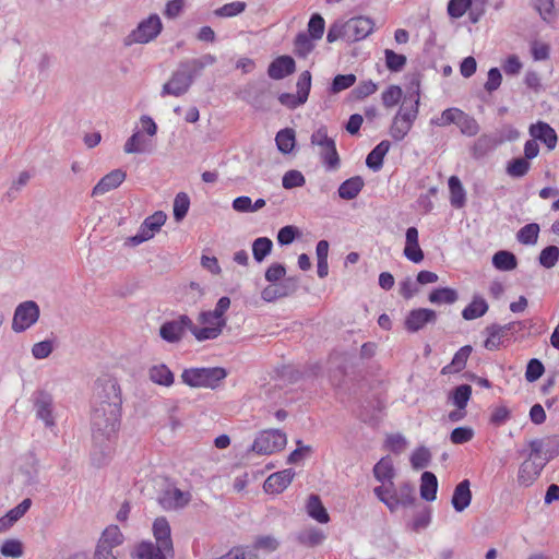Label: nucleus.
Returning <instances> with one entry per match:
<instances>
[{"instance_id": "f257e3e1", "label": "nucleus", "mask_w": 559, "mask_h": 559, "mask_svg": "<svg viewBox=\"0 0 559 559\" xmlns=\"http://www.w3.org/2000/svg\"><path fill=\"white\" fill-rule=\"evenodd\" d=\"M121 409L92 406L91 429L93 466L100 468L109 464L116 449L121 427Z\"/></svg>"}, {"instance_id": "f03ea898", "label": "nucleus", "mask_w": 559, "mask_h": 559, "mask_svg": "<svg viewBox=\"0 0 559 559\" xmlns=\"http://www.w3.org/2000/svg\"><path fill=\"white\" fill-rule=\"evenodd\" d=\"M227 376L228 370L224 367H193L182 371L181 381L190 388L215 390Z\"/></svg>"}, {"instance_id": "7ed1b4c3", "label": "nucleus", "mask_w": 559, "mask_h": 559, "mask_svg": "<svg viewBox=\"0 0 559 559\" xmlns=\"http://www.w3.org/2000/svg\"><path fill=\"white\" fill-rule=\"evenodd\" d=\"M515 326L534 328L533 319L513 321L504 325L491 323L485 328L484 333L487 338L484 341V347L488 350H497L500 346H508L512 340H515Z\"/></svg>"}, {"instance_id": "20e7f679", "label": "nucleus", "mask_w": 559, "mask_h": 559, "mask_svg": "<svg viewBox=\"0 0 559 559\" xmlns=\"http://www.w3.org/2000/svg\"><path fill=\"white\" fill-rule=\"evenodd\" d=\"M92 406L122 411L121 388L116 378L104 376L95 381Z\"/></svg>"}, {"instance_id": "39448f33", "label": "nucleus", "mask_w": 559, "mask_h": 559, "mask_svg": "<svg viewBox=\"0 0 559 559\" xmlns=\"http://www.w3.org/2000/svg\"><path fill=\"white\" fill-rule=\"evenodd\" d=\"M239 95L255 111L267 112L272 109L274 96L266 81L248 83Z\"/></svg>"}, {"instance_id": "423d86ee", "label": "nucleus", "mask_w": 559, "mask_h": 559, "mask_svg": "<svg viewBox=\"0 0 559 559\" xmlns=\"http://www.w3.org/2000/svg\"><path fill=\"white\" fill-rule=\"evenodd\" d=\"M163 28L159 15L152 13L140 21L138 26L123 38V45L129 47L133 44H148L160 35Z\"/></svg>"}, {"instance_id": "0eeeda50", "label": "nucleus", "mask_w": 559, "mask_h": 559, "mask_svg": "<svg viewBox=\"0 0 559 559\" xmlns=\"http://www.w3.org/2000/svg\"><path fill=\"white\" fill-rule=\"evenodd\" d=\"M390 493H384V498H380L379 501L383 503L391 513H394L399 508L416 507L418 499L416 497L415 485L409 480L403 481L389 490Z\"/></svg>"}, {"instance_id": "6e6552de", "label": "nucleus", "mask_w": 559, "mask_h": 559, "mask_svg": "<svg viewBox=\"0 0 559 559\" xmlns=\"http://www.w3.org/2000/svg\"><path fill=\"white\" fill-rule=\"evenodd\" d=\"M286 433L281 429H267L258 432L250 451L260 455H271L285 449Z\"/></svg>"}, {"instance_id": "1a4fd4ad", "label": "nucleus", "mask_w": 559, "mask_h": 559, "mask_svg": "<svg viewBox=\"0 0 559 559\" xmlns=\"http://www.w3.org/2000/svg\"><path fill=\"white\" fill-rule=\"evenodd\" d=\"M372 474L377 481L380 483L372 490L374 497L379 500L384 498V493H390L393 489L396 471L390 455L382 456L372 467Z\"/></svg>"}, {"instance_id": "9d476101", "label": "nucleus", "mask_w": 559, "mask_h": 559, "mask_svg": "<svg viewBox=\"0 0 559 559\" xmlns=\"http://www.w3.org/2000/svg\"><path fill=\"white\" fill-rule=\"evenodd\" d=\"M40 316V308L34 300H26L19 304L12 319V330L15 333L25 332L34 325Z\"/></svg>"}, {"instance_id": "9b49d317", "label": "nucleus", "mask_w": 559, "mask_h": 559, "mask_svg": "<svg viewBox=\"0 0 559 559\" xmlns=\"http://www.w3.org/2000/svg\"><path fill=\"white\" fill-rule=\"evenodd\" d=\"M300 285V276H286L275 285H269L261 292V298L266 302H274L278 299L293 296Z\"/></svg>"}, {"instance_id": "f8f14e48", "label": "nucleus", "mask_w": 559, "mask_h": 559, "mask_svg": "<svg viewBox=\"0 0 559 559\" xmlns=\"http://www.w3.org/2000/svg\"><path fill=\"white\" fill-rule=\"evenodd\" d=\"M192 320L188 314H179L177 319L167 320L159 326V336L167 343H179L186 333L190 331Z\"/></svg>"}, {"instance_id": "ddd939ff", "label": "nucleus", "mask_w": 559, "mask_h": 559, "mask_svg": "<svg viewBox=\"0 0 559 559\" xmlns=\"http://www.w3.org/2000/svg\"><path fill=\"white\" fill-rule=\"evenodd\" d=\"M33 405L36 412V417L45 423V426L50 428L56 425L53 412V397L46 390H37L33 394Z\"/></svg>"}, {"instance_id": "4468645a", "label": "nucleus", "mask_w": 559, "mask_h": 559, "mask_svg": "<svg viewBox=\"0 0 559 559\" xmlns=\"http://www.w3.org/2000/svg\"><path fill=\"white\" fill-rule=\"evenodd\" d=\"M438 316L433 309L416 308L412 309L404 320V329L409 333H416L428 324H435Z\"/></svg>"}, {"instance_id": "2eb2a0df", "label": "nucleus", "mask_w": 559, "mask_h": 559, "mask_svg": "<svg viewBox=\"0 0 559 559\" xmlns=\"http://www.w3.org/2000/svg\"><path fill=\"white\" fill-rule=\"evenodd\" d=\"M528 133L537 143L540 142L544 144L548 151L556 148L558 134L548 122L538 120L535 123H531L528 127Z\"/></svg>"}, {"instance_id": "dca6fc26", "label": "nucleus", "mask_w": 559, "mask_h": 559, "mask_svg": "<svg viewBox=\"0 0 559 559\" xmlns=\"http://www.w3.org/2000/svg\"><path fill=\"white\" fill-rule=\"evenodd\" d=\"M295 71V59L289 55H281L270 62L266 73L270 79L280 81L292 75Z\"/></svg>"}, {"instance_id": "f3484780", "label": "nucleus", "mask_w": 559, "mask_h": 559, "mask_svg": "<svg viewBox=\"0 0 559 559\" xmlns=\"http://www.w3.org/2000/svg\"><path fill=\"white\" fill-rule=\"evenodd\" d=\"M503 143V139H498L496 134H481L471 146L469 153L475 160H480L492 153L498 145Z\"/></svg>"}, {"instance_id": "a211bd4d", "label": "nucleus", "mask_w": 559, "mask_h": 559, "mask_svg": "<svg viewBox=\"0 0 559 559\" xmlns=\"http://www.w3.org/2000/svg\"><path fill=\"white\" fill-rule=\"evenodd\" d=\"M294 476L293 468L275 472L264 480L263 489L266 493H281L292 484Z\"/></svg>"}, {"instance_id": "6ab92c4d", "label": "nucleus", "mask_w": 559, "mask_h": 559, "mask_svg": "<svg viewBox=\"0 0 559 559\" xmlns=\"http://www.w3.org/2000/svg\"><path fill=\"white\" fill-rule=\"evenodd\" d=\"M191 86L190 76H187L183 71L178 69L173 73L170 80L163 85L160 95L163 97L167 95H173L176 97L182 96L186 94Z\"/></svg>"}, {"instance_id": "aec40b11", "label": "nucleus", "mask_w": 559, "mask_h": 559, "mask_svg": "<svg viewBox=\"0 0 559 559\" xmlns=\"http://www.w3.org/2000/svg\"><path fill=\"white\" fill-rule=\"evenodd\" d=\"M132 559H168L170 552H167L162 545L154 544L151 540L140 542L134 550L130 552Z\"/></svg>"}, {"instance_id": "412c9836", "label": "nucleus", "mask_w": 559, "mask_h": 559, "mask_svg": "<svg viewBox=\"0 0 559 559\" xmlns=\"http://www.w3.org/2000/svg\"><path fill=\"white\" fill-rule=\"evenodd\" d=\"M127 173L117 168L105 175L92 189V197L103 195L114 189H117L126 179Z\"/></svg>"}, {"instance_id": "4be33fe9", "label": "nucleus", "mask_w": 559, "mask_h": 559, "mask_svg": "<svg viewBox=\"0 0 559 559\" xmlns=\"http://www.w3.org/2000/svg\"><path fill=\"white\" fill-rule=\"evenodd\" d=\"M216 62V57L211 53H205L200 58H192L180 61L179 68L187 76H190L191 84L194 79L201 74L203 69L206 66L214 64Z\"/></svg>"}, {"instance_id": "5701e85b", "label": "nucleus", "mask_w": 559, "mask_h": 559, "mask_svg": "<svg viewBox=\"0 0 559 559\" xmlns=\"http://www.w3.org/2000/svg\"><path fill=\"white\" fill-rule=\"evenodd\" d=\"M153 535L158 545H162L167 552H170V557H174V544L171 539V528L165 516L156 518L153 522Z\"/></svg>"}, {"instance_id": "b1692460", "label": "nucleus", "mask_w": 559, "mask_h": 559, "mask_svg": "<svg viewBox=\"0 0 559 559\" xmlns=\"http://www.w3.org/2000/svg\"><path fill=\"white\" fill-rule=\"evenodd\" d=\"M472 499L473 493L471 490V481L465 478L455 486L451 498V504L455 512L461 513L469 507Z\"/></svg>"}, {"instance_id": "393cba45", "label": "nucleus", "mask_w": 559, "mask_h": 559, "mask_svg": "<svg viewBox=\"0 0 559 559\" xmlns=\"http://www.w3.org/2000/svg\"><path fill=\"white\" fill-rule=\"evenodd\" d=\"M19 471L24 477L25 487H36L39 484V461L34 453L26 456Z\"/></svg>"}, {"instance_id": "a878e982", "label": "nucleus", "mask_w": 559, "mask_h": 559, "mask_svg": "<svg viewBox=\"0 0 559 559\" xmlns=\"http://www.w3.org/2000/svg\"><path fill=\"white\" fill-rule=\"evenodd\" d=\"M391 148V142L389 140H382L379 142L366 157V166L377 173L380 171L384 164V158Z\"/></svg>"}, {"instance_id": "bb28decb", "label": "nucleus", "mask_w": 559, "mask_h": 559, "mask_svg": "<svg viewBox=\"0 0 559 559\" xmlns=\"http://www.w3.org/2000/svg\"><path fill=\"white\" fill-rule=\"evenodd\" d=\"M306 512L309 518L320 524H326L330 522V514L324 507L321 497L317 493L309 495L306 502Z\"/></svg>"}, {"instance_id": "cd10ccee", "label": "nucleus", "mask_w": 559, "mask_h": 559, "mask_svg": "<svg viewBox=\"0 0 559 559\" xmlns=\"http://www.w3.org/2000/svg\"><path fill=\"white\" fill-rule=\"evenodd\" d=\"M348 29L353 31V41H359L369 36L374 28V22L368 16H356L347 21Z\"/></svg>"}, {"instance_id": "c85d7f7f", "label": "nucleus", "mask_w": 559, "mask_h": 559, "mask_svg": "<svg viewBox=\"0 0 559 559\" xmlns=\"http://www.w3.org/2000/svg\"><path fill=\"white\" fill-rule=\"evenodd\" d=\"M365 181L361 176H353L344 180L337 188L340 199L350 201L361 192Z\"/></svg>"}, {"instance_id": "c756f323", "label": "nucleus", "mask_w": 559, "mask_h": 559, "mask_svg": "<svg viewBox=\"0 0 559 559\" xmlns=\"http://www.w3.org/2000/svg\"><path fill=\"white\" fill-rule=\"evenodd\" d=\"M438 492V478L430 472L425 471L420 476L419 493L420 498L427 502H432L437 499Z\"/></svg>"}, {"instance_id": "7c9ffc66", "label": "nucleus", "mask_w": 559, "mask_h": 559, "mask_svg": "<svg viewBox=\"0 0 559 559\" xmlns=\"http://www.w3.org/2000/svg\"><path fill=\"white\" fill-rule=\"evenodd\" d=\"M420 509L415 513L414 518L406 522V528L412 532H420L427 528L431 523L432 508L427 504L417 503Z\"/></svg>"}, {"instance_id": "2f4dec72", "label": "nucleus", "mask_w": 559, "mask_h": 559, "mask_svg": "<svg viewBox=\"0 0 559 559\" xmlns=\"http://www.w3.org/2000/svg\"><path fill=\"white\" fill-rule=\"evenodd\" d=\"M473 352L472 345L462 346L452 357L449 365L441 369V374H451L462 371L466 367L467 359Z\"/></svg>"}, {"instance_id": "473e14b6", "label": "nucleus", "mask_w": 559, "mask_h": 559, "mask_svg": "<svg viewBox=\"0 0 559 559\" xmlns=\"http://www.w3.org/2000/svg\"><path fill=\"white\" fill-rule=\"evenodd\" d=\"M473 389L467 383H462L453 386L448 394V402L453 404L456 408L466 409L471 400Z\"/></svg>"}, {"instance_id": "72a5a7b5", "label": "nucleus", "mask_w": 559, "mask_h": 559, "mask_svg": "<svg viewBox=\"0 0 559 559\" xmlns=\"http://www.w3.org/2000/svg\"><path fill=\"white\" fill-rule=\"evenodd\" d=\"M457 299V290L449 286L432 288L428 294V300L433 305H453Z\"/></svg>"}, {"instance_id": "f704fd0d", "label": "nucleus", "mask_w": 559, "mask_h": 559, "mask_svg": "<svg viewBox=\"0 0 559 559\" xmlns=\"http://www.w3.org/2000/svg\"><path fill=\"white\" fill-rule=\"evenodd\" d=\"M489 305L486 299L475 295L472 301L462 310V317L466 321L476 320L487 313Z\"/></svg>"}, {"instance_id": "c9c22d12", "label": "nucleus", "mask_w": 559, "mask_h": 559, "mask_svg": "<svg viewBox=\"0 0 559 559\" xmlns=\"http://www.w3.org/2000/svg\"><path fill=\"white\" fill-rule=\"evenodd\" d=\"M448 187L450 192V204L454 209H462L466 204V192L462 185L461 179L453 175L448 180Z\"/></svg>"}, {"instance_id": "e433bc0d", "label": "nucleus", "mask_w": 559, "mask_h": 559, "mask_svg": "<svg viewBox=\"0 0 559 559\" xmlns=\"http://www.w3.org/2000/svg\"><path fill=\"white\" fill-rule=\"evenodd\" d=\"M325 538L326 536L323 531L317 527L300 531L295 536V539L299 545L309 548H314L321 545Z\"/></svg>"}, {"instance_id": "4c0bfd02", "label": "nucleus", "mask_w": 559, "mask_h": 559, "mask_svg": "<svg viewBox=\"0 0 559 559\" xmlns=\"http://www.w3.org/2000/svg\"><path fill=\"white\" fill-rule=\"evenodd\" d=\"M148 378L153 383L167 388L175 382L174 372L165 364L152 366L148 369Z\"/></svg>"}, {"instance_id": "58836bf2", "label": "nucleus", "mask_w": 559, "mask_h": 559, "mask_svg": "<svg viewBox=\"0 0 559 559\" xmlns=\"http://www.w3.org/2000/svg\"><path fill=\"white\" fill-rule=\"evenodd\" d=\"M225 328V322L222 320L219 322H215L212 326H198L192 322L190 332L199 342H204L209 340L217 338Z\"/></svg>"}, {"instance_id": "ea45409f", "label": "nucleus", "mask_w": 559, "mask_h": 559, "mask_svg": "<svg viewBox=\"0 0 559 559\" xmlns=\"http://www.w3.org/2000/svg\"><path fill=\"white\" fill-rule=\"evenodd\" d=\"M275 143L277 150L284 154L288 155L293 153L296 147V132L292 128L281 129L275 136Z\"/></svg>"}, {"instance_id": "a19ab883", "label": "nucleus", "mask_w": 559, "mask_h": 559, "mask_svg": "<svg viewBox=\"0 0 559 559\" xmlns=\"http://www.w3.org/2000/svg\"><path fill=\"white\" fill-rule=\"evenodd\" d=\"M491 263L496 270L508 272L516 269L518 258L511 251L499 250L492 255Z\"/></svg>"}, {"instance_id": "79ce46f5", "label": "nucleus", "mask_w": 559, "mask_h": 559, "mask_svg": "<svg viewBox=\"0 0 559 559\" xmlns=\"http://www.w3.org/2000/svg\"><path fill=\"white\" fill-rule=\"evenodd\" d=\"M321 152V162L326 170H335L341 165V158L336 150L335 141L332 140L328 144H324Z\"/></svg>"}, {"instance_id": "37998d69", "label": "nucleus", "mask_w": 559, "mask_h": 559, "mask_svg": "<svg viewBox=\"0 0 559 559\" xmlns=\"http://www.w3.org/2000/svg\"><path fill=\"white\" fill-rule=\"evenodd\" d=\"M531 163L522 156L513 157L508 160L506 166V173L513 179H520L527 175L531 169Z\"/></svg>"}, {"instance_id": "c03bdc74", "label": "nucleus", "mask_w": 559, "mask_h": 559, "mask_svg": "<svg viewBox=\"0 0 559 559\" xmlns=\"http://www.w3.org/2000/svg\"><path fill=\"white\" fill-rule=\"evenodd\" d=\"M272 250L273 241L269 237H258L252 241V255L257 263H262Z\"/></svg>"}, {"instance_id": "a18cd8bd", "label": "nucleus", "mask_w": 559, "mask_h": 559, "mask_svg": "<svg viewBox=\"0 0 559 559\" xmlns=\"http://www.w3.org/2000/svg\"><path fill=\"white\" fill-rule=\"evenodd\" d=\"M124 540L123 534L117 525H109L104 530L97 545L105 547L120 546Z\"/></svg>"}, {"instance_id": "49530a36", "label": "nucleus", "mask_w": 559, "mask_h": 559, "mask_svg": "<svg viewBox=\"0 0 559 559\" xmlns=\"http://www.w3.org/2000/svg\"><path fill=\"white\" fill-rule=\"evenodd\" d=\"M314 38L306 32H299L294 39V52L299 58H306L314 49Z\"/></svg>"}, {"instance_id": "de8ad7c7", "label": "nucleus", "mask_w": 559, "mask_h": 559, "mask_svg": "<svg viewBox=\"0 0 559 559\" xmlns=\"http://www.w3.org/2000/svg\"><path fill=\"white\" fill-rule=\"evenodd\" d=\"M540 227L537 223H528L521 227L516 233V239L525 246H533L538 240Z\"/></svg>"}, {"instance_id": "09e8293b", "label": "nucleus", "mask_w": 559, "mask_h": 559, "mask_svg": "<svg viewBox=\"0 0 559 559\" xmlns=\"http://www.w3.org/2000/svg\"><path fill=\"white\" fill-rule=\"evenodd\" d=\"M378 90V84L372 80L361 81L356 87H354L348 94L349 102H359L366 97L374 94Z\"/></svg>"}, {"instance_id": "8fccbe9b", "label": "nucleus", "mask_w": 559, "mask_h": 559, "mask_svg": "<svg viewBox=\"0 0 559 559\" xmlns=\"http://www.w3.org/2000/svg\"><path fill=\"white\" fill-rule=\"evenodd\" d=\"M190 209V198L186 192H178L174 199L173 216L175 222L185 219Z\"/></svg>"}, {"instance_id": "3c124183", "label": "nucleus", "mask_w": 559, "mask_h": 559, "mask_svg": "<svg viewBox=\"0 0 559 559\" xmlns=\"http://www.w3.org/2000/svg\"><path fill=\"white\" fill-rule=\"evenodd\" d=\"M384 62L386 69L390 72L397 73L405 68L407 63V58L403 53H399L392 49L386 48L384 49Z\"/></svg>"}, {"instance_id": "603ef678", "label": "nucleus", "mask_w": 559, "mask_h": 559, "mask_svg": "<svg viewBox=\"0 0 559 559\" xmlns=\"http://www.w3.org/2000/svg\"><path fill=\"white\" fill-rule=\"evenodd\" d=\"M431 461V453L429 449L425 445L417 447L413 453L411 454L409 462L411 466L415 471H420L426 468Z\"/></svg>"}, {"instance_id": "864d4df0", "label": "nucleus", "mask_w": 559, "mask_h": 559, "mask_svg": "<svg viewBox=\"0 0 559 559\" xmlns=\"http://www.w3.org/2000/svg\"><path fill=\"white\" fill-rule=\"evenodd\" d=\"M0 554L5 558H20L24 555V544L17 538H8L0 545Z\"/></svg>"}, {"instance_id": "5fc2aeb1", "label": "nucleus", "mask_w": 559, "mask_h": 559, "mask_svg": "<svg viewBox=\"0 0 559 559\" xmlns=\"http://www.w3.org/2000/svg\"><path fill=\"white\" fill-rule=\"evenodd\" d=\"M538 264L545 269H552L559 261V247L546 246L537 257Z\"/></svg>"}, {"instance_id": "6e6d98bb", "label": "nucleus", "mask_w": 559, "mask_h": 559, "mask_svg": "<svg viewBox=\"0 0 559 559\" xmlns=\"http://www.w3.org/2000/svg\"><path fill=\"white\" fill-rule=\"evenodd\" d=\"M167 219V215L163 211H156L152 215L147 216L143 223L141 224L140 228L143 231H146L147 234L152 233L153 236L155 233L159 231L162 226L165 224Z\"/></svg>"}, {"instance_id": "4d7b16f0", "label": "nucleus", "mask_w": 559, "mask_h": 559, "mask_svg": "<svg viewBox=\"0 0 559 559\" xmlns=\"http://www.w3.org/2000/svg\"><path fill=\"white\" fill-rule=\"evenodd\" d=\"M533 5L540 19L547 24L552 23L557 17L555 0H534Z\"/></svg>"}, {"instance_id": "13d9d810", "label": "nucleus", "mask_w": 559, "mask_h": 559, "mask_svg": "<svg viewBox=\"0 0 559 559\" xmlns=\"http://www.w3.org/2000/svg\"><path fill=\"white\" fill-rule=\"evenodd\" d=\"M407 97L404 98L403 105L400 107L399 111L394 117H397V120H402L405 123H409L413 127L414 121L416 120L418 112H419V105L418 98L415 100H411L412 105L409 108L406 107L407 104Z\"/></svg>"}, {"instance_id": "bf43d9fd", "label": "nucleus", "mask_w": 559, "mask_h": 559, "mask_svg": "<svg viewBox=\"0 0 559 559\" xmlns=\"http://www.w3.org/2000/svg\"><path fill=\"white\" fill-rule=\"evenodd\" d=\"M302 236L299 227L295 225H285L277 231V242L280 246H289Z\"/></svg>"}, {"instance_id": "052dcab7", "label": "nucleus", "mask_w": 559, "mask_h": 559, "mask_svg": "<svg viewBox=\"0 0 559 559\" xmlns=\"http://www.w3.org/2000/svg\"><path fill=\"white\" fill-rule=\"evenodd\" d=\"M356 80L357 78L354 73L336 74L329 86V93L337 94L347 90L356 83Z\"/></svg>"}, {"instance_id": "680f3d73", "label": "nucleus", "mask_w": 559, "mask_h": 559, "mask_svg": "<svg viewBox=\"0 0 559 559\" xmlns=\"http://www.w3.org/2000/svg\"><path fill=\"white\" fill-rule=\"evenodd\" d=\"M325 29V21L323 16L314 12L310 15V19L308 21L307 25V34L310 35L316 40H319L322 38Z\"/></svg>"}, {"instance_id": "e2e57ef3", "label": "nucleus", "mask_w": 559, "mask_h": 559, "mask_svg": "<svg viewBox=\"0 0 559 559\" xmlns=\"http://www.w3.org/2000/svg\"><path fill=\"white\" fill-rule=\"evenodd\" d=\"M456 126L460 128L461 133L467 136L476 135L480 129L476 119L464 111H462Z\"/></svg>"}, {"instance_id": "0e129e2a", "label": "nucleus", "mask_w": 559, "mask_h": 559, "mask_svg": "<svg viewBox=\"0 0 559 559\" xmlns=\"http://www.w3.org/2000/svg\"><path fill=\"white\" fill-rule=\"evenodd\" d=\"M306 185V178L301 171L297 169L287 170L282 178V186L286 190L300 188Z\"/></svg>"}, {"instance_id": "69168bd1", "label": "nucleus", "mask_w": 559, "mask_h": 559, "mask_svg": "<svg viewBox=\"0 0 559 559\" xmlns=\"http://www.w3.org/2000/svg\"><path fill=\"white\" fill-rule=\"evenodd\" d=\"M462 111L463 110L456 107L447 108L442 111L440 118H432L430 123L440 127H445L452 123L457 124Z\"/></svg>"}, {"instance_id": "338daca9", "label": "nucleus", "mask_w": 559, "mask_h": 559, "mask_svg": "<svg viewBox=\"0 0 559 559\" xmlns=\"http://www.w3.org/2000/svg\"><path fill=\"white\" fill-rule=\"evenodd\" d=\"M545 373V366L538 358H531L526 364L525 380L530 383L536 382Z\"/></svg>"}, {"instance_id": "774afa93", "label": "nucleus", "mask_w": 559, "mask_h": 559, "mask_svg": "<svg viewBox=\"0 0 559 559\" xmlns=\"http://www.w3.org/2000/svg\"><path fill=\"white\" fill-rule=\"evenodd\" d=\"M277 376L288 383H297L298 381L305 379V373L302 369L296 368L292 365H284L281 368H277Z\"/></svg>"}]
</instances>
